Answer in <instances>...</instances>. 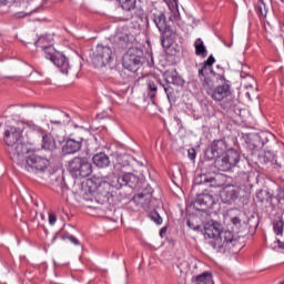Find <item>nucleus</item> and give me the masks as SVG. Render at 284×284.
<instances>
[{"label": "nucleus", "instance_id": "1", "mask_svg": "<svg viewBox=\"0 0 284 284\" xmlns=\"http://www.w3.org/2000/svg\"><path fill=\"white\" fill-rule=\"evenodd\" d=\"M205 239H212L209 241V245L219 252L225 254V252H234V247L239 245V240L232 231H222L219 222L207 223L204 225Z\"/></svg>", "mask_w": 284, "mask_h": 284}, {"label": "nucleus", "instance_id": "2", "mask_svg": "<svg viewBox=\"0 0 284 284\" xmlns=\"http://www.w3.org/2000/svg\"><path fill=\"white\" fill-rule=\"evenodd\" d=\"M4 143L13 162L23 159V155L28 154V145L23 143V130L17 126H7Z\"/></svg>", "mask_w": 284, "mask_h": 284}, {"label": "nucleus", "instance_id": "3", "mask_svg": "<svg viewBox=\"0 0 284 284\" xmlns=\"http://www.w3.org/2000/svg\"><path fill=\"white\" fill-rule=\"evenodd\" d=\"M151 19L153 23L156 26L158 30L162 33L161 37V45L162 48H165L166 50L172 48V44L174 43L176 39V32L170 28L168 24V19L165 18V13L163 12H156L151 14Z\"/></svg>", "mask_w": 284, "mask_h": 284}, {"label": "nucleus", "instance_id": "4", "mask_svg": "<svg viewBox=\"0 0 284 284\" xmlns=\"http://www.w3.org/2000/svg\"><path fill=\"white\" fill-rule=\"evenodd\" d=\"M21 158L19 161H14L17 165L24 170V172H29V174H41V172H45L48 168H50V160L48 158H43L37 154H30L22 160Z\"/></svg>", "mask_w": 284, "mask_h": 284}, {"label": "nucleus", "instance_id": "5", "mask_svg": "<svg viewBox=\"0 0 284 284\" xmlns=\"http://www.w3.org/2000/svg\"><path fill=\"white\" fill-rule=\"evenodd\" d=\"M68 171L73 179H87L92 174V162L88 156H75L69 160Z\"/></svg>", "mask_w": 284, "mask_h": 284}, {"label": "nucleus", "instance_id": "6", "mask_svg": "<svg viewBox=\"0 0 284 284\" xmlns=\"http://www.w3.org/2000/svg\"><path fill=\"white\" fill-rule=\"evenodd\" d=\"M220 81H223L222 84L214 88V82L205 83V92L213 99V101H225V99H232V84L230 81L225 80V75H219Z\"/></svg>", "mask_w": 284, "mask_h": 284}, {"label": "nucleus", "instance_id": "7", "mask_svg": "<svg viewBox=\"0 0 284 284\" xmlns=\"http://www.w3.org/2000/svg\"><path fill=\"white\" fill-rule=\"evenodd\" d=\"M108 179V185L114 187L115 190H121V187H131L136 190L139 187V176H136L131 171L124 173L121 176L110 175Z\"/></svg>", "mask_w": 284, "mask_h": 284}, {"label": "nucleus", "instance_id": "8", "mask_svg": "<svg viewBox=\"0 0 284 284\" xmlns=\"http://www.w3.org/2000/svg\"><path fill=\"white\" fill-rule=\"evenodd\" d=\"M123 68L129 72H136L143 65V50L139 48H129L123 55Z\"/></svg>", "mask_w": 284, "mask_h": 284}, {"label": "nucleus", "instance_id": "9", "mask_svg": "<svg viewBox=\"0 0 284 284\" xmlns=\"http://www.w3.org/2000/svg\"><path fill=\"white\" fill-rule=\"evenodd\" d=\"M41 48L44 52L45 59H49V61L54 63L57 68H59L60 72H62V74H68L70 70V62L68 61V58H65L63 53L54 50V47L52 45Z\"/></svg>", "mask_w": 284, "mask_h": 284}, {"label": "nucleus", "instance_id": "10", "mask_svg": "<svg viewBox=\"0 0 284 284\" xmlns=\"http://www.w3.org/2000/svg\"><path fill=\"white\" fill-rule=\"evenodd\" d=\"M274 139L271 132L250 133L246 138V148L254 154V151L263 149L270 140Z\"/></svg>", "mask_w": 284, "mask_h": 284}, {"label": "nucleus", "instance_id": "11", "mask_svg": "<svg viewBox=\"0 0 284 284\" xmlns=\"http://www.w3.org/2000/svg\"><path fill=\"white\" fill-rule=\"evenodd\" d=\"M112 61V49L110 47L99 45L93 52L92 63L94 68H105V65H110Z\"/></svg>", "mask_w": 284, "mask_h": 284}, {"label": "nucleus", "instance_id": "12", "mask_svg": "<svg viewBox=\"0 0 284 284\" xmlns=\"http://www.w3.org/2000/svg\"><path fill=\"white\" fill-rule=\"evenodd\" d=\"M239 196H241V186L234 184H226L220 192V199L226 205H232Z\"/></svg>", "mask_w": 284, "mask_h": 284}, {"label": "nucleus", "instance_id": "13", "mask_svg": "<svg viewBox=\"0 0 284 284\" xmlns=\"http://www.w3.org/2000/svg\"><path fill=\"white\" fill-rule=\"evenodd\" d=\"M227 150V143L225 140H215L212 145L209 146L204 153L207 161H213V159H219Z\"/></svg>", "mask_w": 284, "mask_h": 284}, {"label": "nucleus", "instance_id": "14", "mask_svg": "<svg viewBox=\"0 0 284 284\" xmlns=\"http://www.w3.org/2000/svg\"><path fill=\"white\" fill-rule=\"evenodd\" d=\"M48 119L51 125H57L58 128L68 125V123H70V114L61 110H51L48 113Z\"/></svg>", "mask_w": 284, "mask_h": 284}, {"label": "nucleus", "instance_id": "15", "mask_svg": "<svg viewBox=\"0 0 284 284\" xmlns=\"http://www.w3.org/2000/svg\"><path fill=\"white\" fill-rule=\"evenodd\" d=\"M214 196L209 193H201L197 194L194 207L195 210H199L200 212H207L210 207H214Z\"/></svg>", "mask_w": 284, "mask_h": 284}, {"label": "nucleus", "instance_id": "16", "mask_svg": "<svg viewBox=\"0 0 284 284\" xmlns=\"http://www.w3.org/2000/svg\"><path fill=\"white\" fill-rule=\"evenodd\" d=\"M197 77L204 90L206 83H214V81H212L213 78L219 79V77H222V75L216 74V72H214V69H212V67L202 64V67L197 71Z\"/></svg>", "mask_w": 284, "mask_h": 284}, {"label": "nucleus", "instance_id": "17", "mask_svg": "<svg viewBox=\"0 0 284 284\" xmlns=\"http://www.w3.org/2000/svg\"><path fill=\"white\" fill-rule=\"evenodd\" d=\"M130 155H118L115 159L114 171L123 174L132 172V164L130 163Z\"/></svg>", "mask_w": 284, "mask_h": 284}, {"label": "nucleus", "instance_id": "18", "mask_svg": "<svg viewBox=\"0 0 284 284\" xmlns=\"http://www.w3.org/2000/svg\"><path fill=\"white\" fill-rule=\"evenodd\" d=\"M83 145V138H80L79 140L69 139L67 140L65 144L62 146V152L64 154H77L79 150H81Z\"/></svg>", "mask_w": 284, "mask_h": 284}, {"label": "nucleus", "instance_id": "19", "mask_svg": "<svg viewBox=\"0 0 284 284\" xmlns=\"http://www.w3.org/2000/svg\"><path fill=\"white\" fill-rule=\"evenodd\" d=\"M164 79L166 83H171L172 85H183L185 83L183 78H181V75H179V72H176V70L174 69L165 71Z\"/></svg>", "mask_w": 284, "mask_h": 284}, {"label": "nucleus", "instance_id": "20", "mask_svg": "<svg viewBox=\"0 0 284 284\" xmlns=\"http://www.w3.org/2000/svg\"><path fill=\"white\" fill-rule=\"evenodd\" d=\"M92 162L97 168H109L110 156H108L104 152H100L93 155Z\"/></svg>", "mask_w": 284, "mask_h": 284}, {"label": "nucleus", "instance_id": "21", "mask_svg": "<svg viewBox=\"0 0 284 284\" xmlns=\"http://www.w3.org/2000/svg\"><path fill=\"white\" fill-rule=\"evenodd\" d=\"M215 168L220 170V172H230L232 170V164H230V160H227L226 155H220L215 158Z\"/></svg>", "mask_w": 284, "mask_h": 284}, {"label": "nucleus", "instance_id": "22", "mask_svg": "<svg viewBox=\"0 0 284 284\" xmlns=\"http://www.w3.org/2000/svg\"><path fill=\"white\" fill-rule=\"evenodd\" d=\"M225 183H227V176L225 174L209 176V187H225Z\"/></svg>", "mask_w": 284, "mask_h": 284}, {"label": "nucleus", "instance_id": "23", "mask_svg": "<svg viewBox=\"0 0 284 284\" xmlns=\"http://www.w3.org/2000/svg\"><path fill=\"white\" fill-rule=\"evenodd\" d=\"M224 155L232 168H236L241 162V153L234 149H229Z\"/></svg>", "mask_w": 284, "mask_h": 284}, {"label": "nucleus", "instance_id": "24", "mask_svg": "<svg viewBox=\"0 0 284 284\" xmlns=\"http://www.w3.org/2000/svg\"><path fill=\"white\" fill-rule=\"evenodd\" d=\"M256 200L258 203H263L264 205H272V201H274V196L267 190H260L256 193Z\"/></svg>", "mask_w": 284, "mask_h": 284}, {"label": "nucleus", "instance_id": "25", "mask_svg": "<svg viewBox=\"0 0 284 284\" xmlns=\"http://www.w3.org/2000/svg\"><path fill=\"white\" fill-rule=\"evenodd\" d=\"M192 283L194 284H214V278L212 277V273L204 272L200 275H196L192 278Z\"/></svg>", "mask_w": 284, "mask_h": 284}, {"label": "nucleus", "instance_id": "26", "mask_svg": "<svg viewBox=\"0 0 284 284\" xmlns=\"http://www.w3.org/2000/svg\"><path fill=\"white\" fill-rule=\"evenodd\" d=\"M42 150H48L49 152L57 150V142L52 135H48V133L42 135Z\"/></svg>", "mask_w": 284, "mask_h": 284}, {"label": "nucleus", "instance_id": "27", "mask_svg": "<svg viewBox=\"0 0 284 284\" xmlns=\"http://www.w3.org/2000/svg\"><path fill=\"white\" fill-rule=\"evenodd\" d=\"M194 45L196 57H203V59H205V57H207V49L205 48L203 40L201 38L196 39Z\"/></svg>", "mask_w": 284, "mask_h": 284}, {"label": "nucleus", "instance_id": "28", "mask_svg": "<svg viewBox=\"0 0 284 284\" xmlns=\"http://www.w3.org/2000/svg\"><path fill=\"white\" fill-rule=\"evenodd\" d=\"M119 3L125 12H132L136 8V0H119Z\"/></svg>", "mask_w": 284, "mask_h": 284}, {"label": "nucleus", "instance_id": "29", "mask_svg": "<svg viewBox=\"0 0 284 284\" xmlns=\"http://www.w3.org/2000/svg\"><path fill=\"white\" fill-rule=\"evenodd\" d=\"M156 92H159V87L156 83L152 80L148 82V97L149 99H155L156 98Z\"/></svg>", "mask_w": 284, "mask_h": 284}, {"label": "nucleus", "instance_id": "30", "mask_svg": "<svg viewBox=\"0 0 284 284\" xmlns=\"http://www.w3.org/2000/svg\"><path fill=\"white\" fill-rule=\"evenodd\" d=\"M194 185H205L210 187V176L207 174H200L194 179Z\"/></svg>", "mask_w": 284, "mask_h": 284}, {"label": "nucleus", "instance_id": "31", "mask_svg": "<svg viewBox=\"0 0 284 284\" xmlns=\"http://www.w3.org/2000/svg\"><path fill=\"white\" fill-rule=\"evenodd\" d=\"M26 125L31 132H36V134H40V136H43L45 133V130H43V128L39 126V124H36L32 121L27 122Z\"/></svg>", "mask_w": 284, "mask_h": 284}, {"label": "nucleus", "instance_id": "32", "mask_svg": "<svg viewBox=\"0 0 284 284\" xmlns=\"http://www.w3.org/2000/svg\"><path fill=\"white\" fill-rule=\"evenodd\" d=\"M224 110H227L229 112H234V114H241V110L236 106V101L231 100L226 103H224Z\"/></svg>", "mask_w": 284, "mask_h": 284}, {"label": "nucleus", "instance_id": "33", "mask_svg": "<svg viewBox=\"0 0 284 284\" xmlns=\"http://www.w3.org/2000/svg\"><path fill=\"white\" fill-rule=\"evenodd\" d=\"M149 199L145 197V194L140 193L133 197L134 203H139L143 207V210H150V205L145 204L143 201H148Z\"/></svg>", "mask_w": 284, "mask_h": 284}, {"label": "nucleus", "instance_id": "34", "mask_svg": "<svg viewBox=\"0 0 284 284\" xmlns=\"http://www.w3.org/2000/svg\"><path fill=\"white\" fill-rule=\"evenodd\" d=\"M273 199L277 200V203H282L284 201V190L281 185H276L275 192L272 194Z\"/></svg>", "mask_w": 284, "mask_h": 284}, {"label": "nucleus", "instance_id": "35", "mask_svg": "<svg viewBox=\"0 0 284 284\" xmlns=\"http://www.w3.org/2000/svg\"><path fill=\"white\" fill-rule=\"evenodd\" d=\"M149 217L151 219V221H154L156 225H161V223H163V217H161V215L156 211H152L151 213H149Z\"/></svg>", "mask_w": 284, "mask_h": 284}, {"label": "nucleus", "instance_id": "36", "mask_svg": "<svg viewBox=\"0 0 284 284\" xmlns=\"http://www.w3.org/2000/svg\"><path fill=\"white\" fill-rule=\"evenodd\" d=\"M257 11L261 17H267V7L265 6V2H263V0H258Z\"/></svg>", "mask_w": 284, "mask_h": 284}, {"label": "nucleus", "instance_id": "37", "mask_svg": "<svg viewBox=\"0 0 284 284\" xmlns=\"http://www.w3.org/2000/svg\"><path fill=\"white\" fill-rule=\"evenodd\" d=\"M273 230H274L275 234H277V236L283 234L284 223L281 220L278 222H275L273 224Z\"/></svg>", "mask_w": 284, "mask_h": 284}, {"label": "nucleus", "instance_id": "38", "mask_svg": "<svg viewBox=\"0 0 284 284\" xmlns=\"http://www.w3.org/2000/svg\"><path fill=\"white\" fill-rule=\"evenodd\" d=\"M214 63H216V59H214V55H210L202 65H206L209 68H212V65H214Z\"/></svg>", "mask_w": 284, "mask_h": 284}, {"label": "nucleus", "instance_id": "39", "mask_svg": "<svg viewBox=\"0 0 284 284\" xmlns=\"http://www.w3.org/2000/svg\"><path fill=\"white\" fill-rule=\"evenodd\" d=\"M162 88H164V92L168 97V99H170V97H172L174 89H172V87H170V84H162Z\"/></svg>", "mask_w": 284, "mask_h": 284}, {"label": "nucleus", "instance_id": "40", "mask_svg": "<svg viewBox=\"0 0 284 284\" xmlns=\"http://www.w3.org/2000/svg\"><path fill=\"white\" fill-rule=\"evenodd\" d=\"M186 224L187 227H190V230H194V232L201 230V226L199 224H194V220H187Z\"/></svg>", "mask_w": 284, "mask_h": 284}, {"label": "nucleus", "instance_id": "41", "mask_svg": "<svg viewBox=\"0 0 284 284\" xmlns=\"http://www.w3.org/2000/svg\"><path fill=\"white\" fill-rule=\"evenodd\" d=\"M63 239H68V241H70V243H73V245H81V242H79V240L74 237V235H67L63 236Z\"/></svg>", "mask_w": 284, "mask_h": 284}, {"label": "nucleus", "instance_id": "42", "mask_svg": "<svg viewBox=\"0 0 284 284\" xmlns=\"http://www.w3.org/2000/svg\"><path fill=\"white\" fill-rule=\"evenodd\" d=\"M170 10H179V0H172L169 2Z\"/></svg>", "mask_w": 284, "mask_h": 284}, {"label": "nucleus", "instance_id": "43", "mask_svg": "<svg viewBox=\"0 0 284 284\" xmlns=\"http://www.w3.org/2000/svg\"><path fill=\"white\" fill-rule=\"evenodd\" d=\"M231 222L233 223V225H235V227H241V217L234 216L231 219Z\"/></svg>", "mask_w": 284, "mask_h": 284}, {"label": "nucleus", "instance_id": "44", "mask_svg": "<svg viewBox=\"0 0 284 284\" xmlns=\"http://www.w3.org/2000/svg\"><path fill=\"white\" fill-rule=\"evenodd\" d=\"M120 41H122V43H124V45H128L130 43V34L120 37Z\"/></svg>", "mask_w": 284, "mask_h": 284}, {"label": "nucleus", "instance_id": "45", "mask_svg": "<svg viewBox=\"0 0 284 284\" xmlns=\"http://www.w3.org/2000/svg\"><path fill=\"white\" fill-rule=\"evenodd\" d=\"M187 154L191 161H194V159H196V151L194 149L189 150Z\"/></svg>", "mask_w": 284, "mask_h": 284}, {"label": "nucleus", "instance_id": "46", "mask_svg": "<svg viewBox=\"0 0 284 284\" xmlns=\"http://www.w3.org/2000/svg\"><path fill=\"white\" fill-rule=\"evenodd\" d=\"M49 223L51 225H54V223H57V215L54 213L49 214Z\"/></svg>", "mask_w": 284, "mask_h": 284}, {"label": "nucleus", "instance_id": "47", "mask_svg": "<svg viewBox=\"0 0 284 284\" xmlns=\"http://www.w3.org/2000/svg\"><path fill=\"white\" fill-rule=\"evenodd\" d=\"M277 246L280 250H284V242L277 241Z\"/></svg>", "mask_w": 284, "mask_h": 284}, {"label": "nucleus", "instance_id": "48", "mask_svg": "<svg viewBox=\"0 0 284 284\" xmlns=\"http://www.w3.org/2000/svg\"><path fill=\"white\" fill-rule=\"evenodd\" d=\"M8 3V0H0V6H6Z\"/></svg>", "mask_w": 284, "mask_h": 284}, {"label": "nucleus", "instance_id": "49", "mask_svg": "<svg viewBox=\"0 0 284 284\" xmlns=\"http://www.w3.org/2000/svg\"><path fill=\"white\" fill-rule=\"evenodd\" d=\"M174 119H175V121H176L178 123L181 122V119H179L178 116H175Z\"/></svg>", "mask_w": 284, "mask_h": 284}, {"label": "nucleus", "instance_id": "50", "mask_svg": "<svg viewBox=\"0 0 284 284\" xmlns=\"http://www.w3.org/2000/svg\"><path fill=\"white\" fill-rule=\"evenodd\" d=\"M18 17H19V18H22V17H26V14L18 13Z\"/></svg>", "mask_w": 284, "mask_h": 284}, {"label": "nucleus", "instance_id": "51", "mask_svg": "<svg viewBox=\"0 0 284 284\" xmlns=\"http://www.w3.org/2000/svg\"><path fill=\"white\" fill-rule=\"evenodd\" d=\"M41 42H43V39H40V40L38 41V44L41 43Z\"/></svg>", "mask_w": 284, "mask_h": 284}, {"label": "nucleus", "instance_id": "52", "mask_svg": "<svg viewBox=\"0 0 284 284\" xmlns=\"http://www.w3.org/2000/svg\"><path fill=\"white\" fill-rule=\"evenodd\" d=\"M226 45V48H232V44H225Z\"/></svg>", "mask_w": 284, "mask_h": 284}, {"label": "nucleus", "instance_id": "53", "mask_svg": "<svg viewBox=\"0 0 284 284\" xmlns=\"http://www.w3.org/2000/svg\"><path fill=\"white\" fill-rule=\"evenodd\" d=\"M217 68H221V65L217 64Z\"/></svg>", "mask_w": 284, "mask_h": 284}]
</instances>
